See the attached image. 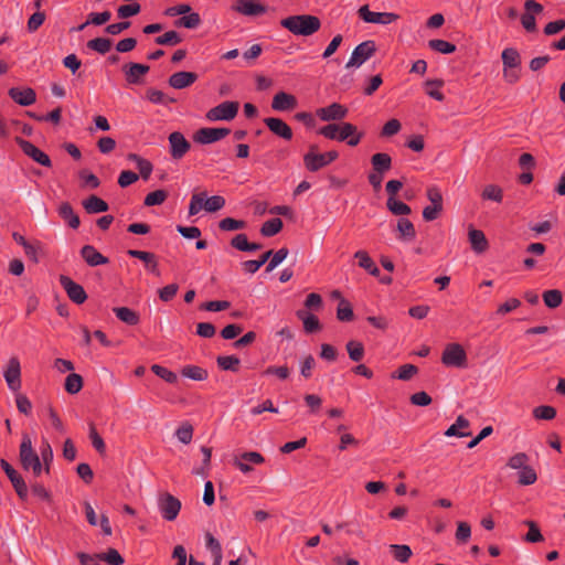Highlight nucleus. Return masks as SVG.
Listing matches in <instances>:
<instances>
[{"mask_svg": "<svg viewBox=\"0 0 565 565\" xmlns=\"http://www.w3.org/2000/svg\"><path fill=\"white\" fill-rule=\"evenodd\" d=\"M280 24L296 35L309 36L320 29V20L310 14L291 15L282 19Z\"/></svg>", "mask_w": 565, "mask_h": 565, "instance_id": "f257e3e1", "label": "nucleus"}, {"mask_svg": "<svg viewBox=\"0 0 565 565\" xmlns=\"http://www.w3.org/2000/svg\"><path fill=\"white\" fill-rule=\"evenodd\" d=\"M224 205L225 199L221 195L207 198L206 192L193 193L189 205V215H196L202 210L214 213L223 209Z\"/></svg>", "mask_w": 565, "mask_h": 565, "instance_id": "f03ea898", "label": "nucleus"}, {"mask_svg": "<svg viewBox=\"0 0 565 565\" xmlns=\"http://www.w3.org/2000/svg\"><path fill=\"white\" fill-rule=\"evenodd\" d=\"M20 459L24 469L32 470L34 476H40L43 471L42 463L38 454L33 450L31 438L24 435L20 445Z\"/></svg>", "mask_w": 565, "mask_h": 565, "instance_id": "7ed1b4c3", "label": "nucleus"}, {"mask_svg": "<svg viewBox=\"0 0 565 565\" xmlns=\"http://www.w3.org/2000/svg\"><path fill=\"white\" fill-rule=\"evenodd\" d=\"M317 147L311 146L310 151L303 157L305 166L310 171H318L338 158L337 151L317 153Z\"/></svg>", "mask_w": 565, "mask_h": 565, "instance_id": "20e7f679", "label": "nucleus"}, {"mask_svg": "<svg viewBox=\"0 0 565 565\" xmlns=\"http://www.w3.org/2000/svg\"><path fill=\"white\" fill-rule=\"evenodd\" d=\"M239 104L237 102H224L206 113V119L210 121L234 119L237 115Z\"/></svg>", "mask_w": 565, "mask_h": 565, "instance_id": "39448f33", "label": "nucleus"}, {"mask_svg": "<svg viewBox=\"0 0 565 565\" xmlns=\"http://www.w3.org/2000/svg\"><path fill=\"white\" fill-rule=\"evenodd\" d=\"M375 43L373 41H364L359 44L352 52L345 68L360 67L375 53Z\"/></svg>", "mask_w": 565, "mask_h": 565, "instance_id": "423d86ee", "label": "nucleus"}, {"mask_svg": "<svg viewBox=\"0 0 565 565\" xmlns=\"http://www.w3.org/2000/svg\"><path fill=\"white\" fill-rule=\"evenodd\" d=\"M441 361L447 366L462 367L466 365L467 354L458 343H450L445 348Z\"/></svg>", "mask_w": 565, "mask_h": 565, "instance_id": "0eeeda50", "label": "nucleus"}, {"mask_svg": "<svg viewBox=\"0 0 565 565\" xmlns=\"http://www.w3.org/2000/svg\"><path fill=\"white\" fill-rule=\"evenodd\" d=\"M3 377L10 391L17 393L21 388V365L17 358H11L3 371Z\"/></svg>", "mask_w": 565, "mask_h": 565, "instance_id": "6e6552de", "label": "nucleus"}, {"mask_svg": "<svg viewBox=\"0 0 565 565\" xmlns=\"http://www.w3.org/2000/svg\"><path fill=\"white\" fill-rule=\"evenodd\" d=\"M358 13L367 23L390 24L398 19V15L392 12H372L367 6L361 7Z\"/></svg>", "mask_w": 565, "mask_h": 565, "instance_id": "1a4fd4ad", "label": "nucleus"}, {"mask_svg": "<svg viewBox=\"0 0 565 565\" xmlns=\"http://www.w3.org/2000/svg\"><path fill=\"white\" fill-rule=\"evenodd\" d=\"M228 134V128H201L194 134L193 138L199 143L209 145L223 139Z\"/></svg>", "mask_w": 565, "mask_h": 565, "instance_id": "9d476101", "label": "nucleus"}, {"mask_svg": "<svg viewBox=\"0 0 565 565\" xmlns=\"http://www.w3.org/2000/svg\"><path fill=\"white\" fill-rule=\"evenodd\" d=\"M159 508L163 518L168 521H172L180 512L181 502L173 495L164 493L159 500Z\"/></svg>", "mask_w": 565, "mask_h": 565, "instance_id": "9b49d317", "label": "nucleus"}, {"mask_svg": "<svg viewBox=\"0 0 565 565\" xmlns=\"http://www.w3.org/2000/svg\"><path fill=\"white\" fill-rule=\"evenodd\" d=\"M17 142L20 146L21 150L30 158H32L35 162L41 166L50 167L51 160L46 153H44L41 149L35 147L32 142L24 140L22 138H17Z\"/></svg>", "mask_w": 565, "mask_h": 565, "instance_id": "f8f14e48", "label": "nucleus"}, {"mask_svg": "<svg viewBox=\"0 0 565 565\" xmlns=\"http://www.w3.org/2000/svg\"><path fill=\"white\" fill-rule=\"evenodd\" d=\"M1 468L10 479L13 488L15 489L18 495L24 499L28 495V487L22 479V477L12 468V466L6 461L4 459L0 460Z\"/></svg>", "mask_w": 565, "mask_h": 565, "instance_id": "ddd939ff", "label": "nucleus"}, {"mask_svg": "<svg viewBox=\"0 0 565 565\" xmlns=\"http://www.w3.org/2000/svg\"><path fill=\"white\" fill-rule=\"evenodd\" d=\"M169 143L170 153L173 159H181L190 150L191 147L190 142L179 131L170 134Z\"/></svg>", "mask_w": 565, "mask_h": 565, "instance_id": "4468645a", "label": "nucleus"}, {"mask_svg": "<svg viewBox=\"0 0 565 565\" xmlns=\"http://www.w3.org/2000/svg\"><path fill=\"white\" fill-rule=\"evenodd\" d=\"M264 462V457L256 451H246L235 457V466L244 473L253 470L250 465H260Z\"/></svg>", "mask_w": 565, "mask_h": 565, "instance_id": "2eb2a0df", "label": "nucleus"}, {"mask_svg": "<svg viewBox=\"0 0 565 565\" xmlns=\"http://www.w3.org/2000/svg\"><path fill=\"white\" fill-rule=\"evenodd\" d=\"M317 115L323 121L340 120L347 117L348 109L338 103H333L328 107L318 109Z\"/></svg>", "mask_w": 565, "mask_h": 565, "instance_id": "dca6fc26", "label": "nucleus"}, {"mask_svg": "<svg viewBox=\"0 0 565 565\" xmlns=\"http://www.w3.org/2000/svg\"><path fill=\"white\" fill-rule=\"evenodd\" d=\"M81 257L85 260L88 266L96 267L105 265L109 260L107 257L102 255L94 246L85 245L79 250Z\"/></svg>", "mask_w": 565, "mask_h": 565, "instance_id": "f3484780", "label": "nucleus"}, {"mask_svg": "<svg viewBox=\"0 0 565 565\" xmlns=\"http://www.w3.org/2000/svg\"><path fill=\"white\" fill-rule=\"evenodd\" d=\"M9 96L17 104H19L21 106H30L36 99L35 92L30 87H28V88H18V87L10 88Z\"/></svg>", "mask_w": 565, "mask_h": 565, "instance_id": "a211bd4d", "label": "nucleus"}, {"mask_svg": "<svg viewBox=\"0 0 565 565\" xmlns=\"http://www.w3.org/2000/svg\"><path fill=\"white\" fill-rule=\"evenodd\" d=\"M296 106H297L296 97L294 95L285 93V92L277 93L274 96L273 103H271L273 109H275L277 111L291 110Z\"/></svg>", "mask_w": 565, "mask_h": 565, "instance_id": "6ab92c4d", "label": "nucleus"}, {"mask_svg": "<svg viewBox=\"0 0 565 565\" xmlns=\"http://www.w3.org/2000/svg\"><path fill=\"white\" fill-rule=\"evenodd\" d=\"M265 124L273 134L286 140L292 138V130L284 120L270 117L265 119Z\"/></svg>", "mask_w": 565, "mask_h": 565, "instance_id": "aec40b11", "label": "nucleus"}, {"mask_svg": "<svg viewBox=\"0 0 565 565\" xmlns=\"http://www.w3.org/2000/svg\"><path fill=\"white\" fill-rule=\"evenodd\" d=\"M198 75L192 72H178L170 76L169 84L177 89H182L192 85Z\"/></svg>", "mask_w": 565, "mask_h": 565, "instance_id": "412c9836", "label": "nucleus"}, {"mask_svg": "<svg viewBox=\"0 0 565 565\" xmlns=\"http://www.w3.org/2000/svg\"><path fill=\"white\" fill-rule=\"evenodd\" d=\"M233 10L244 15L255 17L265 12V7L258 3H253L249 0H236Z\"/></svg>", "mask_w": 565, "mask_h": 565, "instance_id": "4be33fe9", "label": "nucleus"}, {"mask_svg": "<svg viewBox=\"0 0 565 565\" xmlns=\"http://www.w3.org/2000/svg\"><path fill=\"white\" fill-rule=\"evenodd\" d=\"M468 237L471 247L476 253L481 254L487 250L489 243L482 231L470 227Z\"/></svg>", "mask_w": 565, "mask_h": 565, "instance_id": "5701e85b", "label": "nucleus"}, {"mask_svg": "<svg viewBox=\"0 0 565 565\" xmlns=\"http://www.w3.org/2000/svg\"><path fill=\"white\" fill-rule=\"evenodd\" d=\"M128 255L135 258L142 260L147 268L154 275L159 276L158 262L156 260V256L149 252L130 249L128 250Z\"/></svg>", "mask_w": 565, "mask_h": 565, "instance_id": "b1692460", "label": "nucleus"}, {"mask_svg": "<svg viewBox=\"0 0 565 565\" xmlns=\"http://www.w3.org/2000/svg\"><path fill=\"white\" fill-rule=\"evenodd\" d=\"M470 426V423L467 418L463 416H458L456 422L445 431V435L447 437H467L470 436V431H462V429H466Z\"/></svg>", "mask_w": 565, "mask_h": 565, "instance_id": "393cba45", "label": "nucleus"}, {"mask_svg": "<svg viewBox=\"0 0 565 565\" xmlns=\"http://www.w3.org/2000/svg\"><path fill=\"white\" fill-rule=\"evenodd\" d=\"M373 171L384 173L392 167V158L387 153H375L371 158Z\"/></svg>", "mask_w": 565, "mask_h": 565, "instance_id": "a878e982", "label": "nucleus"}, {"mask_svg": "<svg viewBox=\"0 0 565 565\" xmlns=\"http://www.w3.org/2000/svg\"><path fill=\"white\" fill-rule=\"evenodd\" d=\"M354 257L359 260L361 268L367 270L372 276L379 277L380 269L365 250H358Z\"/></svg>", "mask_w": 565, "mask_h": 565, "instance_id": "bb28decb", "label": "nucleus"}, {"mask_svg": "<svg viewBox=\"0 0 565 565\" xmlns=\"http://www.w3.org/2000/svg\"><path fill=\"white\" fill-rule=\"evenodd\" d=\"M83 206L87 213L90 214L108 211V204L96 195L88 196V199L83 202Z\"/></svg>", "mask_w": 565, "mask_h": 565, "instance_id": "cd10ccee", "label": "nucleus"}, {"mask_svg": "<svg viewBox=\"0 0 565 565\" xmlns=\"http://www.w3.org/2000/svg\"><path fill=\"white\" fill-rule=\"evenodd\" d=\"M396 228L399 233V238L403 241H413L416 236L415 227L407 218H399Z\"/></svg>", "mask_w": 565, "mask_h": 565, "instance_id": "c85d7f7f", "label": "nucleus"}, {"mask_svg": "<svg viewBox=\"0 0 565 565\" xmlns=\"http://www.w3.org/2000/svg\"><path fill=\"white\" fill-rule=\"evenodd\" d=\"M503 68H519L521 64V56L513 47H508L502 52Z\"/></svg>", "mask_w": 565, "mask_h": 565, "instance_id": "c756f323", "label": "nucleus"}, {"mask_svg": "<svg viewBox=\"0 0 565 565\" xmlns=\"http://www.w3.org/2000/svg\"><path fill=\"white\" fill-rule=\"evenodd\" d=\"M114 312L116 313L117 318L121 320L122 322L134 326L137 324L139 321V317L137 312L134 310L127 308V307H117L114 308Z\"/></svg>", "mask_w": 565, "mask_h": 565, "instance_id": "7c9ffc66", "label": "nucleus"}, {"mask_svg": "<svg viewBox=\"0 0 565 565\" xmlns=\"http://www.w3.org/2000/svg\"><path fill=\"white\" fill-rule=\"evenodd\" d=\"M47 428L52 429L57 435L65 433V426L62 423L58 414L52 408H47Z\"/></svg>", "mask_w": 565, "mask_h": 565, "instance_id": "2f4dec72", "label": "nucleus"}, {"mask_svg": "<svg viewBox=\"0 0 565 565\" xmlns=\"http://www.w3.org/2000/svg\"><path fill=\"white\" fill-rule=\"evenodd\" d=\"M297 316L302 320L303 328L307 332L312 333L320 330L321 324L316 316L307 315L301 310L297 312Z\"/></svg>", "mask_w": 565, "mask_h": 565, "instance_id": "473e14b6", "label": "nucleus"}, {"mask_svg": "<svg viewBox=\"0 0 565 565\" xmlns=\"http://www.w3.org/2000/svg\"><path fill=\"white\" fill-rule=\"evenodd\" d=\"M128 67L126 75L129 83H138L140 76L145 75L149 71V66L138 63H131Z\"/></svg>", "mask_w": 565, "mask_h": 565, "instance_id": "72a5a7b5", "label": "nucleus"}, {"mask_svg": "<svg viewBox=\"0 0 565 565\" xmlns=\"http://www.w3.org/2000/svg\"><path fill=\"white\" fill-rule=\"evenodd\" d=\"M78 178L81 186L85 190H93L99 185L98 178L87 170H81Z\"/></svg>", "mask_w": 565, "mask_h": 565, "instance_id": "f704fd0d", "label": "nucleus"}, {"mask_svg": "<svg viewBox=\"0 0 565 565\" xmlns=\"http://www.w3.org/2000/svg\"><path fill=\"white\" fill-rule=\"evenodd\" d=\"M386 207L394 215H408L412 212L411 207L407 204L396 200L395 198L387 199Z\"/></svg>", "mask_w": 565, "mask_h": 565, "instance_id": "c9c22d12", "label": "nucleus"}, {"mask_svg": "<svg viewBox=\"0 0 565 565\" xmlns=\"http://www.w3.org/2000/svg\"><path fill=\"white\" fill-rule=\"evenodd\" d=\"M181 374L194 381H204L207 377V371L196 365L184 366Z\"/></svg>", "mask_w": 565, "mask_h": 565, "instance_id": "e433bc0d", "label": "nucleus"}, {"mask_svg": "<svg viewBox=\"0 0 565 565\" xmlns=\"http://www.w3.org/2000/svg\"><path fill=\"white\" fill-rule=\"evenodd\" d=\"M390 548L393 553L394 558L401 563L407 562L408 558L412 556V550L408 545L392 544Z\"/></svg>", "mask_w": 565, "mask_h": 565, "instance_id": "4c0bfd02", "label": "nucleus"}, {"mask_svg": "<svg viewBox=\"0 0 565 565\" xmlns=\"http://www.w3.org/2000/svg\"><path fill=\"white\" fill-rule=\"evenodd\" d=\"M128 158L129 160L134 161L137 164V168L139 169L141 177L143 179H148L152 171V164L135 153L129 154Z\"/></svg>", "mask_w": 565, "mask_h": 565, "instance_id": "58836bf2", "label": "nucleus"}, {"mask_svg": "<svg viewBox=\"0 0 565 565\" xmlns=\"http://www.w3.org/2000/svg\"><path fill=\"white\" fill-rule=\"evenodd\" d=\"M282 222L280 218H271L263 224L260 233L264 236H274L280 232Z\"/></svg>", "mask_w": 565, "mask_h": 565, "instance_id": "ea45409f", "label": "nucleus"}, {"mask_svg": "<svg viewBox=\"0 0 565 565\" xmlns=\"http://www.w3.org/2000/svg\"><path fill=\"white\" fill-rule=\"evenodd\" d=\"M353 310L349 301L344 298H341L337 309V318L340 321H351L353 319Z\"/></svg>", "mask_w": 565, "mask_h": 565, "instance_id": "a19ab883", "label": "nucleus"}, {"mask_svg": "<svg viewBox=\"0 0 565 565\" xmlns=\"http://www.w3.org/2000/svg\"><path fill=\"white\" fill-rule=\"evenodd\" d=\"M562 292L557 289L546 290L543 300L548 308H557L562 303Z\"/></svg>", "mask_w": 565, "mask_h": 565, "instance_id": "79ce46f5", "label": "nucleus"}, {"mask_svg": "<svg viewBox=\"0 0 565 565\" xmlns=\"http://www.w3.org/2000/svg\"><path fill=\"white\" fill-rule=\"evenodd\" d=\"M175 436L182 444H190L193 436L192 425L188 422L182 423L181 426L177 429Z\"/></svg>", "mask_w": 565, "mask_h": 565, "instance_id": "37998d69", "label": "nucleus"}, {"mask_svg": "<svg viewBox=\"0 0 565 565\" xmlns=\"http://www.w3.org/2000/svg\"><path fill=\"white\" fill-rule=\"evenodd\" d=\"M428 45L431 50L443 53V54H450L455 52L456 46L445 40H430L428 42Z\"/></svg>", "mask_w": 565, "mask_h": 565, "instance_id": "c03bdc74", "label": "nucleus"}, {"mask_svg": "<svg viewBox=\"0 0 565 565\" xmlns=\"http://www.w3.org/2000/svg\"><path fill=\"white\" fill-rule=\"evenodd\" d=\"M201 18L198 13L189 12L184 14L178 22L177 25L184 26L188 29H195L200 25Z\"/></svg>", "mask_w": 565, "mask_h": 565, "instance_id": "a18cd8bd", "label": "nucleus"}, {"mask_svg": "<svg viewBox=\"0 0 565 565\" xmlns=\"http://www.w3.org/2000/svg\"><path fill=\"white\" fill-rule=\"evenodd\" d=\"M88 47L97 51L100 54H105L111 47V40L107 38H96L88 42Z\"/></svg>", "mask_w": 565, "mask_h": 565, "instance_id": "49530a36", "label": "nucleus"}, {"mask_svg": "<svg viewBox=\"0 0 565 565\" xmlns=\"http://www.w3.org/2000/svg\"><path fill=\"white\" fill-rule=\"evenodd\" d=\"M533 416L536 419L551 420L556 416V409L547 405L537 406L533 409Z\"/></svg>", "mask_w": 565, "mask_h": 565, "instance_id": "de8ad7c7", "label": "nucleus"}, {"mask_svg": "<svg viewBox=\"0 0 565 565\" xmlns=\"http://www.w3.org/2000/svg\"><path fill=\"white\" fill-rule=\"evenodd\" d=\"M182 41L180 34L175 31H168L156 39L159 45H175Z\"/></svg>", "mask_w": 565, "mask_h": 565, "instance_id": "09e8293b", "label": "nucleus"}, {"mask_svg": "<svg viewBox=\"0 0 565 565\" xmlns=\"http://www.w3.org/2000/svg\"><path fill=\"white\" fill-rule=\"evenodd\" d=\"M482 198L484 200L501 202L503 198L502 190L498 185L489 184L483 189Z\"/></svg>", "mask_w": 565, "mask_h": 565, "instance_id": "8fccbe9b", "label": "nucleus"}, {"mask_svg": "<svg viewBox=\"0 0 565 565\" xmlns=\"http://www.w3.org/2000/svg\"><path fill=\"white\" fill-rule=\"evenodd\" d=\"M168 198V193L164 190H157L150 192L145 199V205L153 206L162 204Z\"/></svg>", "mask_w": 565, "mask_h": 565, "instance_id": "3c124183", "label": "nucleus"}, {"mask_svg": "<svg viewBox=\"0 0 565 565\" xmlns=\"http://www.w3.org/2000/svg\"><path fill=\"white\" fill-rule=\"evenodd\" d=\"M537 479L536 472L529 466L519 472V483L522 486L533 484Z\"/></svg>", "mask_w": 565, "mask_h": 565, "instance_id": "603ef678", "label": "nucleus"}, {"mask_svg": "<svg viewBox=\"0 0 565 565\" xmlns=\"http://www.w3.org/2000/svg\"><path fill=\"white\" fill-rule=\"evenodd\" d=\"M347 350L351 360L355 362L362 360L364 354V348L362 343L356 341H350L347 344Z\"/></svg>", "mask_w": 565, "mask_h": 565, "instance_id": "864d4df0", "label": "nucleus"}, {"mask_svg": "<svg viewBox=\"0 0 565 565\" xmlns=\"http://www.w3.org/2000/svg\"><path fill=\"white\" fill-rule=\"evenodd\" d=\"M151 370L152 372L158 375L159 377L163 379L166 382L168 383H175L177 380H178V376L175 373L169 371L168 369L161 366V365H158V364H153L151 366Z\"/></svg>", "mask_w": 565, "mask_h": 565, "instance_id": "5fc2aeb1", "label": "nucleus"}, {"mask_svg": "<svg viewBox=\"0 0 565 565\" xmlns=\"http://www.w3.org/2000/svg\"><path fill=\"white\" fill-rule=\"evenodd\" d=\"M140 9L141 7L139 3L124 4L118 8L117 14L120 19H127L138 14L140 12Z\"/></svg>", "mask_w": 565, "mask_h": 565, "instance_id": "6e6d98bb", "label": "nucleus"}, {"mask_svg": "<svg viewBox=\"0 0 565 565\" xmlns=\"http://www.w3.org/2000/svg\"><path fill=\"white\" fill-rule=\"evenodd\" d=\"M102 561H105L109 565H121L124 564V558L115 548H109L106 553L99 554Z\"/></svg>", "mask_w": 565, "mask_h": 565, "instance_id": "4d7b16f0", "label": "nucleus"}, {"mask_svg": "<svg viewBox=\"0 0 565 565\" xmlns=\"http://www.w3.org/2000/svg\"><path fill=\"white\" fill-rule=\"evenodd\" d=\"M217 364L223 370L236 371L239 364V359L234 355L218 356Z\"/></svg>", "mask_w": 565, "mask_h": 565, "instance_id": "13d9d810", "label": "nucleus"}, {"mask_svg": "<svg viewBox=\"0 0 565 565\" xmlns=\"http://www.w3.org/2000/svg\"><path fill=\"white\" fill-rule=\"evenodd\" d=\"M218 226L222 231H237L245 227V222L226 217L218 223Z\"/></svg>", "mask_w": 565, "mask_h": 565, "instance_id": "bf43d9fd", "label": "nucleus"}, {"mask_svg": "<svg viewBox=\"0 0 565 565\" xmlns=\"http://www.w3.org/2000/svg\"><path fill=\"white\" fill-rule=\"evenodd\" d=\"M525 524L529 526V532L525 536V540L531 543H536L543 541V535L540 532V529L533 521H525Z\"/></svg>", "mask_w": 565, "mask_h": 565, "instance_id": "052dcab7", "label": "nucleus"}, {"mask_svg": "<svg viewBox=\"0 0 565 565\" xmlns=\"http://www.w3.org/2000/svg\"><path fill=\"white\" fill-rule=\"evenodd\" d=\"M527 461H529V457L524 452H519L509 459L508 466L511 469L521 470L527 466L526 465Z\"/></svg>", "mask_w": 565, "mask_h": 565, "instance_id": "680f3d73", "label": "nucleus"}, {"mask_svg": "<svg viewBox=\"0 0 565 565\" xmlns=\"http://www.w3.org/2000/svg\"><path fill=\"white\" fill-rule=\"evenodd\" d=\"M15 403H17V407L20 413L25 414V415L31 413L32 403L25 395L17 392L15 393Z\"/></svg>", "mask_w": 565, "mask_h": 565, "instance_id": "e2e57ef3", "label": "nucleus"}, {"mask_svg": "<svg viewBox=\"0 0 565 565\" xmlns=\"http://www.w3.org/2000/svg\"><path fill=\"white\" fill-rule=\"evenodd\" d=\"M417 371L418 369L415 365L404 364L399 367L396 376L402 381H408L417 373Z\"/></svg>", "mask_w": 565, "mask_h": 565, "instance_id": "0e129e2a", "label": "nucleus"}, {"mask_svg": "<svg viewBox=\"0 0 565 565\" xmlns=\"http://www.w3.org/2000/svg\"><path fill=\"white\" fill-rule=\"evenodd\" d=\"M355 132H356V127L354 125H352L350 122H342L340 125L338 140L344 141V140L349 139L351 136H353Z\"/></svg>", "mask_w": 565, "mask_h": 565, "instance_id": "69168bd1", "label": "nucleus"}, {"mask_svg": "<svg viewBox=\"0 0 565 565\" xmlns=\"http://www.w3.org/2000/svg\"><path fill=\"white\" fill-rule=\"evenodd\" d=\"M76 472L78 477L85 482L90 483L94 477V472L89 465L87 463H79L76 468Z\"/></svg>", "mask_w": 565, "mask_h": 565, "instance_id": "338daca9", "label": "nucleus"}, {"mask_svg": "<svg viewBox=\"0 0 565 565\" xmlns=\"http://www.w3.org/2000/svg\"><path fill=\"white\" fill-rule=\"evenodd\" d=\"M471 535V527L467 522H459L456 531V539L459 542H467Z\"/></svg>", "mask_w": 565, "mask_h": 565, "instance_id": "774afa93", "label": "nucleus"}]
</instances>
